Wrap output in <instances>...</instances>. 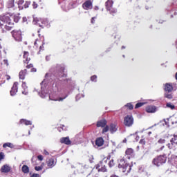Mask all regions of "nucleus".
Returning a JSON list of instances; mask_svg holds the SVG:
<instances>
[{
  "label": "nucleus",
  "mask_w": 177,
  "mask_h": 177,
  "mask_svg": "<svg viewBox=\"0 0 177 177\" xmlns=\"http://www.w3.org/2000/svg\"><path fill=\"white\" fill-rule=\"evenodd\" d=\"M118 167L120 171L124 174H126V175H128V174H129L131 172V170L132 169L131 165L127 163V162H125V160L124 159H121L120 160Z\"/></svg>",
  "instance_id": "1"
},
{
  "label": "nucleus",
  "mask_w": 177,
  "mask_h": 177,
  "mask_svg": "<svg viewBox=\"0 0 177 177\" xmlns=\"http://www.w3.org/2000/svg\"><path fill=\"white\" fill-rule=\"evenodd\" d=\"M166 162L167 156H159L153 160L152 163L153 164V165H156V167H160L162 165V164H165Z\"/></svg>",
  "instance_id": "2"
},
{
  "label": "nucleus",
  "mask_w": 177,
  "mask_h": 177,
  "mask_svg": "<svg viewBox=\"0 0 177 177\" xmlns=\"http://www.w3.org/2000/svg\"><path fill=\"white\" fill-rule=\"evenodd\" d=\"M12 19H13V17L10 15V14H6L4 15H1L0 17V26L2 28V26H3V23H6V24H12Z\"/></svg>",
  "instance_id": "3"
},
{
  "label": "nucleus",
  "mask_w": 177,
  "mask_h": 177,
  "mask_svg": "<svg viewBox=\"0 0 177 177\" xmlns=\"http://www.w3.org/2000/svg\"><path fill=\"white\" fill-rule=\"evenodd\" d=\"M49 99L52 100V99L56 98L55 96L57 95V92H59V86L57 83H53L52 86L50 88Z\"/></svg>",
  "instance_id": "4"
},
{
  "label": "nucleus",
  "mask_w": 177,
  "mask_h": 177,
  "mask_svg": "<svg viewBox=\"0 0 177 177\" xmlns=\"http://www.w3.org/2000/svg\"><path fill=\"white\" fill-rule=\"evenodd\" d=\"M108 160V158H104L95 166V169H97L98 172H106L107 171V169L106 168V165L104 164H107Z\"/></svg>",
  "instance_id": "5"
},
{
  "label": "nucleus",
  "mask_w": 177,
  "mask_h": 177,
  "mask_svg": "<svg viewBox=\"0 0 177 177\" xmlns=\"http://www.w3.org/2000/svg\"><path fill=\"white\" fill-rule=\"evenodd\" d=\"M11 34L15 41H16L17 42H21V41H23L21 30H14L11 32Z\"/></svg>",
  "instance_id": "6"
},
{
  "label": "nucleus",
  "mask_w": 177,
  "mask_h": 177,
  "mask_svg": "<svg viewBox=\"0 0 177 177\" xmlns=\"http://www.w3.org/2000/svg\"><path fill=\"white\" fill-rule=\"evenodd\" d=\"M45 85H46V79L41 82V93H39V96H41L43 99L48 95V89H46V86Z\"/></svg>",
  "instance_id": "7"
},
{
  "label": "nucleus",
  "mask_w": 177,
  "mask_h": 177,
  "mask_svg": "<svg viewBox=\"0 0 177 177\" xmlns=\"http://www.w3.org/2000/svg\"><path fill=\"white\" fill-rule=\"evenodd\" d=\"M124 124L125 127H132L133 125V117L131 115H128L124 118Z\"/></svg>",
  "instance_id": "8"
},
{
  "label": "nucleus",
  "mask_w": 177,
  "mask_h": 177,
  "mask_svg": "<svg viewBox=\"0 0 177 177\" xmlns=\"http://www.w3.org/2000/svg\"><path fill=\"white\" fill-rule=\"evenodd\" d=\"M113 0H108L106 2V8L108 10H109L112 13H115L117 10H113Z\"/></svg>",
  "instance_id": "9"
},
{
  "label": "nucleus",
  "mask_w": 177,
  "mask_h": 177,
  "mask_svg": "<svg viewBox=\"0 0 177 177\" xmlns=\"http://www.w3.org/2000/svg\"><path fill=\"white\" fill-rule=\"evenodd\" d=\"M104 145V140L102 137L98 138L95 140V145H94V147H102Z\"/></svg>",
  "instance_id": "10"
},
{
  "label": "nucleus",
  "mask_w": 177,
  "mask_h": 177,
  "mask_svg": "<svg viewBox=\"0 0 177 177\" xmlns=\"http://www.w3.org/2000/svg\"><path fill=\"white\" fill-rule=\"evenodd\" d=\"M171 172H177V156L171 160Z\"/></svg>",
  "instance_id": "11"
},
{
  "label": "nucleus",
  "mask_w": 177,
  "mask_h": 177,
  "mask_svg": "<svg viewBox=\"0 0 177 177\" xmlns=\"http://www.w3.org/2000/svg\"><path fill=\"white\" fill-rule=\"evenodd\" d=\"M82 7L85 9V10H89V9H92V1L90 0L86 1L83 3Z\"/></svg>",
  "instance_id": "12"
},
{
  "label": "nucleus",
  "mask_w": 177,
  "mask_h": 177,
  "mask_svg": "<svg viewBox=\"0 0 177 177\" xmlns=\"http://www.w3.org/2000/svg\"><path fill=\"white\" fill-rule=\"evenodd\" d=\"M17 85H19V83L18 82H15L12 88H11V91H10V95L11 96H15V95H16V93H17Z\"/></svg>",
  "instance_id": "13"
},
{
  "label": "nucleus",
  "mask_w": 177,
  "mask_h": 177,
  "mask_svg": "<svg viewBox=\"0 0 177 177\" xmlns=\"http://www.w3.org/2000/svg\"><path fill=\"white\" fill-rule=\"evenodd\" d=\"M165 92H167L168 93H171V92H172V91H174V86H172V84L167 83L165 85Z\"/></svg>",
  "instance_id": "14"
},
{
  "label": "nucleus",
  "mask_w": 177,
  "mask_h": 177,
  "mask_svg": "<svg viewBox=\"0 0 177 177\" xmlns=\"http://www.w3.org/2000/svg\"><path fill=\"white\" fill-rule=\"evenodd\" d=\"M46 164L49 168H53L56 165V162H55V159L50 158L46 160Z\"/></svg>",
  "instance_id": "15"
},
{
  "label": "nucleus",
  "mask_w": 177,
  "mask_h": 177,
  "mask_svg": "<svg viewBox=\"0 0 177 177\" xmlns=\"http://www.w3.org/2000/svg\"><path fill=\"white\" fill-rule=\"evenodd\" d=\"M167 147L169 150H173V151H175V150L177 149V144L176 142L170 141V143L167 145Z\"/></svg>",
  "instance_id": "16"
},
{
  "label": "nucleus",
  "mask_w": 177,
  "mask_h": 177,
  "mask_svg": "<svg viewBox=\"0 0 177 177\" xmlns=\"http://www.w3.org/2000/svg\"><path fill=\"white\" fill-rule=\"evenodd\" d=\"M106 124H107V122L106 121V120H102L97 122V127L98 128H100V127L102 128H104V127H106Z\"/></svg>",
  "instance_id": "17"
},
{
  "label": "nucleus",
  "mask_w": 177,
  "mask_h": 177,
  "mask_svg": "<svg viewBox=\"0 0 177 177\" xmlns=\"http://www.w3.org/2000/svg\"><path fill=\"white\" fill-rule=\"evenodd\" d=\"M147 113H156L157 108L154 106H149L146 108Z\"/></svg>",
  "instance_id": "18"
},
{
  "label": "nucleus",
  "mask_w": 177,
  "mask_h": 177,
  "mask_svg": "<svg viewBox=\"0 0 177 177\" xmlns=\"http://www.w3.org/2000/svg\"><path fill=\"white\" fill-rule=\"evenodd\" d=\"M27 74V69L22 70L19 72V80H24L26 78V75Z\"/></svg>",
  "instance_id": "19"
},
{
  "label": "nucleus",
  "mask_w": 177,
  "mask_h": 177,
  "mask_svg": "<svg viewBox=\"0 0 177 177\" xmlns=\"http://www.w3.org/2000/svg\"><path fill=\"white\" fill-rule=\"evenodd\" d=\"M1 172H3L4 174H6L10 171V167L8 165H4L1 168Z\"/></svg>",
  "instance_id": "20"
},
{
  "label": "nucleus",
  "mask_w": 177,
  "mask_h": 177,
  "mask_svg": "<svg viewBox=\"0 0 177 177\" xmlns=\"http://www.w3.org/2000/svg\"><path fill=\"white\" fill-rule=\"evenodd\" d=\"M61 143H64V145H71V140L68 137H65L61 138Z\"/></svg>",
  "instance_id": "21"
},
{
  "label": "nucleus",
  "mask_w": 177,
  "mask_h": 177,
  "mask_svg": "<svg viewBox=\"0 0 177 177\" xmlns=\"http://www.w3.org/2000/svg\"><path fill=\"white\" fill-rule=\"evenodd\" d=\"M24 63H26V64H28V62L30 60V58L28 57V52L25 51L24 53Z\"/></svg>",
  "instance_id": "22"
},
{
  "label": "nucleus",
  "mask_w": 177,
  "mask_h": 177,
  "mask_svg": "<svg viewBox=\"0 0 177 177\" xmlns=\"http://www.w3.org/2000/svg\"><path fill=\"white\" fill-rule=\"evenodd\" d=\"M109 131L111 133H114V132H117V126L114 124H111L109 127Z\"/></svg>",
  "instance_id": "23"
},
{
  "label": "nucleus",
  "mask_w": 177,
  "mask_h": 177,
  "mask_svg": "<svg viewBox=\"0 0 177 177\" xmlns=\"http://www.w3.org/2000/svg\"><path fill=\"white\" fill-rule=\"evenodd\" d=\"M21 171L24 174H28V172H30V167L24 165L21 168Z\"/></svg>",
  "instance_id": "24"
},
{
  "label": "nucleus",
  "mask_w": 177,
  "mask_h": 177,
  "mask_svg": "<svg viewBox=\"0 0 177 177\" xmlns=\"http://www.w3.org/2000/svg\"><path fill=\"white\" fill-rule=\"evenodd\" d=\"M21 124H24V125H32V122L30 120H27L26 119H21L20 120Z\"/></svg>",
  "instance_id": "25"
},
{
  "label": "nucleus",
  "mask_w": 177,
  "mask_h": 177,
  "mask_svg": "<svg viewBox=\"0 0 177 177\" xmlns=\"http://www.w3.org/2000/svg\"><path fill=\"white\" fill-rule=\"evenodd\" d=\"M7 6L8 8L15 7V0H9L7 3Z\"/></svg>",
  "instance_id": "26"
},
{
  "label": "nucleus",
  "mask_w": 177,
  "mask_h": 177,
  "mask_svg": "<svg viewBox=\"0 0 177 177\" xmlns=\"http://www.w3.org/2000/svg\"><path fill=\"white\" fill-rule=\"evenodd\" d=\"M22 88L25 90L22 91L23 95H28V92L26 91L27 89V85L26 84V82L22 83Z\"/></svg>",
  "instance_id": "27"
},
{
  "label": "nucleus",
  "mask_w": 177,
  "mask_h": 177,
  "mask_svg": "<svg viewBox=\"0 0 177 177\" xmlns=\"http://www.w3.org/2000/svg\"><path fill=\"white\" fill-rule=\"evenodd\" d=\"M133 154V149L131 148H129L126 150V155L127 156H132Z\"/></svg>",
  "instance_id": "28"
},
{
  "label": "nucleus",
  "mask_w": 177,
  "mask_h": 177,
  "mask_svg": "<svg viewBox=\"0 0 177 177\" xmlns=\"http://www.w3.org/2000/svg\"><path fill=\"white\" fill-rule=\"evenodd\" d=\"M3 147L6 149V147H10L11 149L13 148V144L10 142H6L3 145Z\"/></svg>",
  "instance_id": "29"
},
{
  "label": "nucleus",
  "mask_w": 177,
  "mask_h": 177,
  "mask_svg": "<svg viewBox=\"0 0 177 177\" xmlns=\"http://www.w3.org/2000/svg\"><path fill=\"white\" fill-rule=\"evenodd\" d=\"M39 21H41V19L39 18H34L33 19V24H38L39 27H41V24H39Z\"/></svg>",
  "instance_id": "30"
},
{
  "label": "nucleus",
  "mask_w": 177,
  "mask_h": 177,
  "mask_svg": "<svg viewBox=\"0 0 177 177\" xmlns=\"http://www.w3.org/2000/svg\"><path fill=\"white\" fill-rule=\"evenodd\" d=\"M165 97H166L167 99H172L174 96L172 95V93L166 92L165 93Z\"/></svg>",
  "instance_id": "31"
},
{
  "label": "nucleus",
  "mask_w": 177,
  "mask_h": 177,
  "mask_svg": "<svg viewBox=\"0 0 177 177\" xmlns=\"http://www.w3.org/2000/svg\"><path fill=\"white\" fill-rule=\"evenodd\" d=\"M166 106L168 107V109H171V110H174L175 109V105L172 104L171 102L167 103Z\"/></svg>",
  "instance_id": "32"
},
{
  "label": "nucleus",
  "mask_w": 177,
  "mask_h": 177,
  "mask_svg": "<svg viewBox=\"0 0 177 177\" xmlns=\"http://www.w3.org/2000/svg\"><path fill=\"white\" fill-rule=\"evenodd\" d=\"M170 142H174V143L177 144V134L173 136V138H171Z\"/></svg>",
  "instance_id": "33"
},
{
  "label": "nucleus",
  "mask_w": 177,
  "mask_h": 177,
  "mask_svg": "<svg viewBox=\"0 0 177 177\" xmlns=\"http://www.w3.org/2000/svg\"><path fill=\"white\" fill-rule=\"evenodd\" d=\"M124 107H128L129 110H132L133 109V105L131 103L127 104Z\"/></svg>",
  "instance_id": "34"
},
{
  "label": "nucleus",
  "mask_w": 177,
  "mask_h": 177,
  "mask_svg": "<svg viewBox=\"0 0 177 177\" xmlns=\"http://www.w3.org/2000/svg\"><path fill=\"white\" fill-rule=\"evenodd\" d=\"M24 3V0H19L18 1V6L19 9H23V7L21 6V5H23Z\"/></svg>",
  "instance_id": "35"
},
{
  "label": "nucleus",
  "mask_w": 177,
  "mask_h": 177,
  "mask_svg": "<svg viewBox=\"0 0 177 177\" xmlns=\"http://www.w3.org/2000/svg\"><path fill=\"white\" fill-rule=\"evenodd\" d=\"M64 99H66V97L64 98L59 97V98H53L52 99V100H54L55 102H63V100H64Z\"/></svg>",
  "instance_id": "36"
},
{
  "label": "nucleus",
  "mask_w": 177,
  "mask_h": 177,
  "mask_svg": "<svg viewBox=\"0 0 177 177\" xmlns=\"http://www.w3.org/2000/svg\"><path fill=\"white\" fill-rule=\"evenodd\" d=\"M144 104L145 103L143 102H138L136 104L135 109H139V107H142Z\"/></svg>",
  "instance_id": "37"
},
{
  "label": "nucleus",
  "mask_w": 177,
  "mask_h": 177,
  "mask_svg": "<svg viewBox=\"0 0 177 177\" xmlns=\"http://www.w3.org/2000/svg\"><path fill=\"white\" fill-rule=\"evenodd\" d=\"M40 21L42 23V24H44L45 26H48V19H41Z\"/></svg>",
  "instance_id": "38"
},
{
  "label": "nucleus",
  "mask_w": 177,
  "mask_h": 177,
  "mask_svg": "<svg viewBox=\"0 0 177 177\" xmlns=\"http://www.w3.org/2000/svg\"><path fill=\"white\" fill-rule=\"evenodd\" d=\"M109 167L111 168V167H114V160L111 159L109 162Z\"/></svg>",
  "instance_id": "39"
},
{
  "label": "nucleus",
  "mask_w": 177,
  "mask_h": 177,
  "mask_svg": "<svg viewBox=\"0 0 177 177\" xmlns=\"http://www.w3.org/2000/svg\"><path fill=\"white\" fill-rule=\"evenodd\" d=\"M109 126H106L103 129H102V133H106V132H109Z\"/></svg>",
  "instance_id": "40"
},
{
  "label": "nucleus",
  "mask_w": 177,
  "mask_h": 177,
  "mask_svg": "<svg viewBox=\"0 0 177 177\" xmlns=\"http://www.w3.org/2000/svg\"><path fill=\"white\" fill-rule=\"evenodd\" d=\"M30 4H31V1H26L24 4V8L27 9V8H28V6H30Z\"/></svg>",
  "instance_id": "41"
},
{
  "label": "nucleus",
  "mask_w": 177,
  "mask_h": 177,
  "mask_svg": "<svg viewBox=\"0 0 177 177\" xmlns=\"http://www.w3.org/2000/svg\"><path fill=\"white\" fill-rule=\"evenodd\" d=\"M3 64H5V66H6V67H8V66H9V61H8V59H3Z\"/></svg>",
  "instance_id": "42"
},
{
  "label": "nucleus",
  "mask_w": 177,
  "mask_h": 177,
  "mask_svg": "<svg viewBox=\"0 0 177 177\" xmlns=\"http://www.w3.org/2000/svg\"><path fill=\"white\" fill-rule=\"evenodd\" d=\"M35 171H41V169H42V166H36V167H35Z\"/></svg>",
  "instance_id": "43"
},
{
  "label": "nucleus",
  "mask_w": 177,
  "mask_h": 177,
  "mask_svg": "<svg viewBox=\"0 0 177 177\" xmlns=\"http://www.w3.org/2000/svg\"><path fill=\"white\" fill-rule=\"evenodd\" d=\"M4 27H5V29L6 30V31H10V30H12V27L8 26V25H5Z\"/></svg>",
  "instance_id": "44"
},
{
  "label": "nucleus",
  "mask_w": 177,
  "mask_h": 177,
  "mask_svg": "<svg viewBox=\"0 0 177 177\" xmlns=\"http://www.w3.org/2000/svg\"><path fill=\"white\" fill-rule=\"evenodd\" d=\"M96 78H97V76H96V75H93V76L91 77V81H94V82H96Z\"/></svg>",
  "instance_id": "45"
},
{
  "label": "nucleus",
  "mask_w": 177,
  "mask_h": 177,
  "mask_svg": "<svg viewBox=\"0 0 177 177\" xmlns=\"http://www.w3.org/2000/svg\"><path fill=\"white\" fill-rule=\"evenodd\" d=\"M5 157V155L3 154V152L0 153V160H3V158Z\"/></svg>",
  "instance_id": "46"
},
{
  "label": "nucleus",
  "mask_w": 177,
  "mask_h": 177,
  "mask_svg": "<svg viewBox=\"0 0 177 177\" xmlns=\"http://www.w3.org/2000/svg\"><path fill=\"white\" fill-rule=\"evenodd\" d=\"M37 158L39 160V161H42V160H44V156H42V155H39Z\"/></svg>",
  "instance_id": "47"
},
{
  "label": "nucleus",
  "mask_w": 177,
  "mask_h": 177,
  "mask_svg": "<svg viewBox=\"0 0 177 177\" xmlns=\"http://www.w3.org/2000/svg\"><path fill=\"white\" fill-rule=\"evenodd\" d=\"M158 143H165V140L162 139V138H160L159 140H158Z\"/></svg>",
  "instance_id": "48"
},
{
  "label": "nucleus",
  "mask_w": 177,
  "mask_h": 177,
  "mask_svg": "<svg viewBox=\"0 0 177 177\" xmlns=\"http://www.w3.org/2000/svg\"><path fill=\"white\" fill-rule=\"evenodd\" d=\"M32 6L34 9H37V8H38V4H37L35 2H33Z\"/></svg>",
  "instance_id": "49"
},
{
  "label": "nucleus",
  "mask_w": 177,
  "mask_h": 177,
  "mask_svg": "<svg viewBox=\"0 0 177 177\" xmlns=\"http://www.w3.org/2000/svg\"><path fill=\"white\" fill-rule=\"evenodd\" d=\"M14 21H15V23H18L19 22V17H14Z\"/></svg>",
  "instance_id": "50"
},
{
  "label": "nucleus",
  "mask_w": 177,
  "mask_h": 177,
  "mask_svg": "<svg viewBox=\"0 0 177 177\" xmlns=\"http://www.w3.org/2000/svg\"><path fill=\"white\" fill-rule=\"evenodd\" d=\"M87 168H88V166H86V165L82 166V169H83V171H86Z\"/></svg>",
  "instance_id": "51"
},
{
  "label": "nucleus",
  "mask_w": 177,
  "mask_h": 177,
  "mask_svg": "<svg viewBox=\"0 0 177 177\" xmlns=\"http://www.w3.org/2000/svg\"><path fill=\"white\" fill-rule=\"evenodd\" d=\"M59 77H67V75H66V73H61L60 75H59Z\"/></svg>",
  "instance_id": "52"
},
{
  "label": "nucleus",
  "mask_w": 177,
  "mask_h": 177,
  "mask_svg": "<svg viewBox=\"0 0 177 177\" xmlns=\"http://www.w3.org/2000/svg\"><path fill=\"white\" fill-rule=\"evenodd\" d=\"M44 154H45L46 156H48V155H49V152L47 151L46 150H44Z\"/></svg>",
  "instance_id": "53"
},
{
  "label": "nucleus",
  "mask_w": 177,
  "mask_h": 177,
  "mask_svg": "<svg viewBox=\"0 0 177 177\" xmlns=\"http://www.w3.org/2000/svg\"><path fill=\"white\" fill-rule=\"evenodd\" d=\"M38 42H39V40L36 39V41L34 43L35 46H37V44H38Z\"/></svg>",
  "instance_id": "54"
},
{
  "label": "nucleus",
  "mask_w": 177,
  "mask_h": 177,
  "mask_svg": "<svg viewBox=\"0 0 177 177\" xmlns=\"http://www.w3.org/2000/svg\"><path fill=\"white\" fill-rule=\"evenodd\" d=\"M23 21H24V23H26V21H27V17H23Z\"/></svg>",
  "instance_id": "55"
},
{
  "label": "nucleus",
  "mask_w": 177,
  "mask_h": 177,
  "mask_svg": "<svg viewBox=\"0 0 177 177\" xmlns=\"http://www.w3.org/2000/svg\"><path fill=\"white\" fill-rule=\"evenodd\" d=\"M95 19H96V17H93L91 19V23L93 24V23H95Z\"/></svg>",
  "instance_id": "56"
},
{
  "label": "nucleus",
  "mask_w": 177,
  "mask_h": 177,
  "mask_svg": "<svg viewBox=\"0 0 177 177\" xmlns=\"http://www.w3.org/2000/svg\"><path fill=\"white\" fill-rule=\"evenodd\" d=\"M31 71H32V73H35V71H37V69L33 68L31 69Z\"/></svg>",
  "instance_id": "57"
},
{
  "label": "nucleus",
  "mask_w": 177,
  "mask_h": 177,
  "mask_svg": "<svg viewBox=\"0 0 177 177\" xmlns=\"http://www.w3.org/2000/svg\"><path fill=\"white\" fill-rule=\"evenodd\" d=\"M140 143H142V145H145V140H141L140 141Z\"/></svg>",
  "instance_id": "58"
},
{
  "label": "nucleus",
  "mask_w": 177,
  "mask_h": 177,
  "mask_svg": "<svg viewBox=\"0 0 177 177\" xmlns=\"http://www.w3.org/2000/svg\"><path fill=\"white\" fill-rule=\"evenodd\" d=\"M78 99H80V95H77L76 96V100H78Z\"/></svg>",
  "instance_id": "59"
},
{
  "label": "nucleus",
  "mask_w": 177,
  "mask_h": 177,
  "mask_svg": "<svg viewBox=\"0 0 177 177\" xmlns=\"http://www.w3.org/2000/svg\"><path fill=\"white\" fill-rule=\"evenodd\" d=\"M10 78V76L6 75V80H9Z\"/></svg>",
  "instance_id": "60"
},
{
  "label": "nucleus",
  "mask_w": 177,
  "mask_h": 177,
  "mask_svg": "<svg viewBox=\"0 0 177 177\" xmlns=\"http://www.w3.org/2000/svg\"><path fill=\"white\" fill-rule=\"evenodd\" d=\"M28 68H30V67H32V64H30L28 66H27Z\"/></svg>",
  "instance_id": "61"
},
{
  "label": "nucleus",
  "mask_w": 177,
  "mask_h": 177,
  "mask_svg": "<svg viewBox=\"0 0 177 177\" xmlns=\"http://www.w3.org/2000/svg\"><path fill=\"white\" fill-rule=\"evenodd\" d=\"M95 10H99V7L95 6Z\"/></svg>",
  "instance_id": "62"
},
{
  "label": "nucleus",
  "mask_w": 177,
  "mask_h": 177,
  "mask_svg": "<svg viewBox=\"0 0 177 177\" xmlns=\"http://www.w3.org/2000/svg\"><path fill=\"white\" fill-rule=\"evenodd\" d=\"M43 48H44V45L40 46L39 47L40 50H42Z\"/></svg>",
  "instance_id": "63"
},
{
  "label": "nucleus",
  "mask_w": 177,
  "mask_h": 177,
  "mask_svg": "<svg viewBox=\"0 0 177 177\" xmlns=\"http://www.w3.org/2000/svg\"><path fill=\"white\" fill-rule=\"evenodd\" d=\"M48 77H49V74H48V73H46V75H45V77H46V78H48Z\"/></svg>",
  "instance_id": "64"
}]
</instances>
